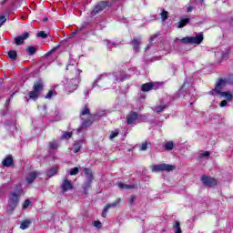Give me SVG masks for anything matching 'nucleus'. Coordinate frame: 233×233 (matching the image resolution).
<instances>
[{"instance_id": "1", "label": "nucleus", "mask_w": 233, "mask_h": 233, "mask_svg": "<svg viewBox=\"0 0 233 233\" xmlns=\"http://www.w3.org/2000/svg\"><path fill=\"white\" fill-rule=\"evenodd\" d=\"M125 79H128V76L123 74V72H116L115 74L111 73H103L99 75L96 79L92 84V88H105V86H108V83L113 81V83H117V81H125Z\"/></svg>"}, {"instance_id": "2", "label": "nucleus", "mask_w": 233, "mask_h": 233, "mask_svg": "<svg viewBox=\"0 0 233 233\" xmlns=\"http://www.w3.org/2000/svg\"><path fill=\"white\" fill-rule=\"evenodd\" d=\"M66 70H70L72 74H76L75 78H65L63 81L65 92H66V94H72V92H76V90H77L79 76H81V72L83 71L77 68V64L67 65Z\"/></svg>"}, {"instance_id": "3", "label": "nucleus", "mask_w": 233, "mask_h": 233, "mask_svg": "<svg viewBox=\"0 0 233 233\" xmlns=\"http://www.w3.org/2000/svg\"><path fill=\"white\" fill-rule=\"evenodd\" d=\"M227 84L233 85V75H230L228 78H219L216 83V86L209 92L210 96L215 97H225L228 101H232V93L230 91H222Z\"/></svg>"}, {"instance_id": "4", "label": "nucleus", "mask_w": 233, "mask_h": 233, "mask_svg": "<svg viewBox=\"0 0 233 233\" xmlns=\"http://www.w3.org/2000/svg\"><path fill=\"white\" fill-rule=\"evenodd\" d=\"M80 117H81V127L76 129V132L79 134L83 128H86V127H90L92 125V116L90 115V109H88V106H85L83 109L80 112Z\"/></svg>"}, {"instance_id": "5", "label": "nucleus", "mask_w": 233, "mask_h": 233, "mask_svg": "<svg viewBox=\"0 0 233 233\" xmlns=\"http://www.w3.org/2000/svg\"><path fill=\"white\" fill-rule=\"evenodd\" d=\"M110 5H112V3L108 1L98 2L96 5H95L93 10L91 11V17H96V15H99V14H102V12L108 10V8H110Z\"/></svg>"}, {"instance_id": "6", "label": "nucleus", "mask_w": 233, "mask_h": 233, "mask_svg": "<svg viewBox=\"0 0 233 233\" xmlns=\"http://www.w3.org/2000/svg\"><path fill=\"white\" fill-rule=\"evenodd\" d=\"M21 197L16 195L15 192H11L8 196V204H7V210L9 212H14L17 205H19V199Z\"/></svg>"}, {"instance_id": "7", "label": "nucleus", "mask_w": 233, "mask_h": 233, "mask_svg": "<svg viewBox=\"0 0 233 233\" xmlns=\"http://www.w3.org/2000/svg\"><path fill=\"white\" fill-rule=\"evenodd\" d=\"M204 36L202 33L196 36H185L180 42L184 43V45H201L203 43Z\"/></svg>"}, {"instance_id": "8", "label": "nucleus", "mask_w": 233, "mask_h": 233, "mask_svg": "<svg viewBox=\"0 0 233 233\" xmlns=\"http://www.w3.org/2000/svg\"><path fill=\"white\" fill-rule=\"evenodd\" d=\"M152 172H172L176 170V166L170 164H157L151 167Z\"/></svg>"}, {"instance_id": "9", "label": "nucleus", "mask_w": 233, "mask_h": 233, "mask_svg": "<svg viewBox=\"0 0 233 233\" xmlns=\"http://www.w3.org/2000/svg\"><path fill=\"white\" fill-rule=\"evenodd\" d=\"M170 101H171V97L167 96L166 98L160 100L159 105H157L155 106V112L157 114H161V112H164L165 109L168 106Z\"/></svg>"}, {"instance_id": "10", "label": "nucleus", "mask_w": 233, "mask_h": 233, "mask_svg": "<svg viewBox=\"0 0 233 233\" xmlns=\"http://www.w3.org/2000/svg\"><path fill=\"white\" fill-rule=\"evenodd\" d=\"M190 90H192V86L187 89V82H185L182 87L174 95L173 99H177L181 97V94L183 95V97H189Z\"/></svg>"}, {"instance_id": "11", "label": "nucleus", "mask_w": 233, "mask_h": 233, "mask_svg": "<svg viewBox=\"0 0 233 233\" xmlns=\"http://www.w3.org/2000/svg\"><path fill=\"white\" fill-rule=\"evenodd\" d=\"M161 86V83L159 82H149L143 84L141 86L142 92H150V90H158V88Z\"/></svg>"}, {"instance_id": "12", "label": "nucleus", "mask_w": 233, "mask_h": 233, "mask_svg": "<svg viewBox=\"0 0 233 233\" xmlns=\"http://www.w3.org/2000/svg\"><path fill=\"white\" fill-rule=\"evenodd\" d=\"M119 203H121V198H118L116 201L113 203L107 204L102 211V218H106V214H108V210H110V208H116V207L119 205Z\"/></svg>"}, {"instance_id": "13", "label": "nucleus", "mask_w": 233, "mask_h": 233, "mask_svg": "<svg viewBox=\"0 0 233 233\" xmlns=\"http://www.w3.org/2000/svg\"><path fill=\"white\" fill-rule=\"evenodd\" d=\"M201 181L206 187H216V185H218V180H216V178L208 176H203Z\"/></svg>"}, {"instance_id": "14", "label": "nucleus", "mask_w": 233, "mask_h": 233, "mask_svg": "<svg viewBox=\"0 0 233 233\" xmlns=\"http://www.w3.org/2000/svg\"><path fill=\"white\" fill-rule=\"evenodd\" d=\"M37 176H41V173L37 172V171H31L27 174V176L25 177V180L27 185H32V183L34 181H35V179L37 178Z\"/></svg>"}, {"instance_id": "15", "label": "nucleus", "mask_w": 233, "mask_h": 233, "mask_svg": "<svg viewBox=\"0 0 233 233\" xmlns=\"http://www.w3.org/2000/svg\"><path fill=\"white\" fill-rule=\"evenodd\" d=\"M139 115L137 112H130L127 116V125H136V121H137Z\"/></svg>"}, {"instance_id": "16", "label": "nucleus", "mask_w": 233, "mask_h": 233, "mask_svg": "<svg viewBox=\"0 0 233 233\" xmlns=\"http://www.w3.org/2000/svg\"><path fill=\"white\" fill-rule=\"evenodd\" d=\"M62 192L65 194V192H68V190H72L74 187L72 186V181L67 180L66 178L64 179L61 185Z\"/></svg>"}, {"instance_id": "17", "label": "nucleus", "mask_w": 233, "mask_h": 233, "mask_svg": "<svg viewBox=\"0 0 233 233\" xmlns=\"http://www.w3.org/2000/svg\"><path fill=\"white\" fill-rule=\"evenodd\" d=\"M30 37V35L28 32L24 33L22 35H18L15 38V43L17 45V46L23 45L25 43V39H28Z\"/></svg>"}, {"instance_id": "18", "label": "nucleus", "mask_w": 233, "mask_h": 233, "mask_svg": "<svg viewBox=\"0 0 233 233\" xmlns=\"http://www.w3.org/2000/svg\"><path fill=\"white\" fill-rule=\"evenodd\" d=\"M44 87L45 85L43 84V80L38 79L36 82H35L33 86V90L38 94H41V92H43Z\"/></svg>"}, {"instance_id": "19", "label": "nucleus", "mask_w": 233, "mask_h": 233, "mask_svg": "<svg viewBox=\"0 0 233 233\" xmlns=\"http://www.w3.org/2000/svg\"><path fill=\"white\" fill-rule=\"evenodd\" d=\"M131 46H133L135 54H137L139 52V46H141V37L134 38L131 41Z\"/></svg>"}, {"instance_id": "20", "label": "nucleus", "mask_w": 233, "mask_h": 233, "mask_svg": "<svg viewBox=\"0 0 233 233\" xmlns=\"http://www.w3.org/2000/svg\"><path fill=\"white\" fill-rule=\"evenodd\" d=\"M83 143H85V141H83V140H76L74 142L73 147H72V150H73L74 154H77V152H79V150H81V147H83Z\"/></svg>"}, {"instance_id": "21", "label": "nucleus", "mask_w": 233, "mask_h": 233, "mask_svg": "<svg viewBox=\"0 0 233 233\" xmlns=\"http://www.w3.org/2000/svg\"><path fill=\"white\" fill-rule=\"evenodd\" d=\"M13 164H14V158L12 157L11 155L7 156V157L2 161L3 167H12Z\"/></svg>"}, {"instance_id": "22", "label": "nucleus", "mask_w": 233, "mask_h": 233, "mask_svg": "<svg viewBox=\"0 0 233 233\" xmlns=\"http://www.w3.org/2000/svg\"><path fill=\"white\" fill-rule=\"evenodd\" d=\"M84 174L87 181H94V174L92 173V169L90 168H84Z\"/></svg>"}, {"instance_id": "23", "label": "nucleus", "mask_w": 233, "mask_h": 233, "mask_svg": "<svg viewBox=\"0 0 233 233\" xmlns=\"http://www.w3.org/2000/svg\"><path fill=\"white\" fill-rule=\"evenodd\" d=\"M32 225V220L25 219L20 223V228L21 230H26Z\"/></svg>"}, {"instance_id": "24", "label": "nucleus", "mask_w": 233, "mask_h": 233, "mask_svg": "<svg viewBox=\"0 0 233 233\" xmlns=\"http://www.w3.org/2000/svg\"><path fill=\"white\" fill-rule=\"evenodd\" d=\"M188 23H190V18H184L181 19L178 23L177 27V28H184V26H187V25H188Z\"/></svg>"}, {"instance_id": "25", "label": "nucleus", "mask_w": 233, "mask_h": 233, "mask_svg": "<svg viewBox=\"0 0 233 233\" xmlns=\"http://www.w3.org/2000/svg\"><path fill=\"white\" fill-rule=\"evenodd\" d=\"M56 174H57V167H52L46 171L47 177H53V176H56Z\"/></svg>"}, {"instance_id": "26", "label": "nucleus", "mask_w": 233, "mask_h": 233, "mask_svg": "<svg viewBox=\"0 0 233 233\" xmlns=\"http://www.w3.org/2000/svg\"><path fill=\"white\" fill-rule=\"evenodd\" d=\"M92 181L93 180H86L84 185H83V188H84V193L85 194H88V188H90V187H92Z\"/></svg>"}, {"instance_id": "27", "label": "nucleus", "mask_w": 233, "mask_h": 233, "mask_svg": "<svg viewBox=\"0 0 233 233\" xmlns=\"http://www.w3.org/2000/svg\"><path fill=\"white\" fill-rule=\"evenodd\" d=\"M14 97V94L5 102V110L1 111V115L5 116L8 112V105H10V100Z\"/></svg>"}, {"instance_id": "28", "label": "nucleus", "mask_w": 233, "mask_h": 233, "mask_svg": "<svg viewBox=\"0 0 233 233\" xmlns=\"http://www.w3.org/2000/svg\"><path fill=\"white\" fill-rule=\"evenodd\" d=\"M12 192H15L17 196L21 197V194H23V187L21 184H17L15 187V191Z\"/></svg>"}, {"instance_id": "29", "label": "nucleus", "mask_w": 233, "mask_h": 233, "mask_svg": "<svg viewBox=\"0 0 233 233\" xmlns=\"http://www.w3.org/2000/svg\"><path fill=\"white\" fill-rule=\"evenodd\" d=\"M37 52V49L32 46H29L26 48V53L28 54V56H34V54H35Z\"/></svg>"}, {"instance_id": "30", "label": "nucleus", "mask_w": 233, "mask_h": 233, "mask_svg": "<svg viewBox=\"0 0 233 233\" xmlns=\"http://www.w3.org/2000/svg\"><path fill=\"white\" fill-rule=\"evenodd\" d=\"M28 96H29V99H34V100L39 97V94L37 93V91H35V90L29 92Z\"/></svg>"}, {"instance_id": "31", "label": "nucleus", "mask_w": 233, "mask_h": 233, "mask_svg": "<svg viewBox=\"0 0 233 233\" xmlns=\"http://www.w3.org/2000/svg\"><path fill=\"white\" fill-rule=\"evenodd\" d=\"M165 150L170 151V150H174V142L172 141H168L166 143V145L164 146Z\"/></svg>"}, {"instance_id": "32", "label": "nucleus", "mask_w": 233, "mask_h": 233, "mask_svg": "<svg viewBox=\"0 0 233 233\" xmlns=\"http://www.w3.org/2000/svg\"><path fill=\"white\" fill-rule=\"evenodd\" d=\"M57 148H59V145L57 144V142H49V150H57Z\"/></svg>"}, {"instance_id": "33", "label": "nucleus", "mask_w": 233, "mask_h": 233, "mask_svg": "<svg viewBox=\"0 0 233 233\" xmlns=\"http://www.w3.org/2000/svg\"><path fill=\"white\" fill-rule=\"evenodd\" d=\"M8 57H9L10 59H13V61L15 60V59H17V52L14 51V50H10V51L8 52Z\"/></svg>"}, {"instance_id": "34", "label": "nucleus", "mask_w": 233, "mask_h": 233, "mask_svg": "<svg viewBox=\"0 0 233 233\" xmlns=\"http://www.w3.org/2000/svg\"><path fill=\"white\" fill-rule=\"evenodd\" d=\"M180 223L179 221H176L175 224H174V229H175V233H182L181 231V227H180Z\"/></svg>"}, {"instance_id": "35", "label": "nucleus", "mask_w": 233, "mask_h": 233, "mask_svg": "<svg viewBox=\"0 0 233 233\" xmlns=\"http://www.w3.org/2000/svg\"><path fill=\"white\" fill-rule=\"evenodd\" d=\"M117 186H118V188H126V189L134 188V186L123 184V183H121V182H119V183L117 184Z\"/></svg>"}, {"instance_id": "36", "label": "nucleus", "mask_w": 233, "mask_h": 233, "mask_svg": "<svg viewBox=\"0 0 233 233\" xmlns=\"http://www.w3.org/2000/svg\"><path fill=\"white\" fill-rule=\"evenodd\" d=\"M106 116V112L99 111L96 114H95V119H100V117H105Z\"/></svg>"}, {"instance_id": "37", "label": "nucleus", "mask_w": 233, "mask_h": 233, "mask_svg": "<svg viewBox=\"0 0 233 233\" xmlns=\"http://www.w3.org/2000/svg\"><path fill=\"white\" fill-rule=\"evenodd\" d=\"M160 15L162 21H167V19H168V12L165 11V9H162Z\"/></svg>"}, {"instance_id": "38", "label": "nucleus", "mask_w": 233, "mask_h": 233, "mask_svg": "<svg viewBox=\"0 0 233 233\" xmlns=\"http://www.w3.org/2000/svg\"><path fill=\"white\" fill-rule=\"evenodd\" d=\"M79 174V167H73L69 171V176H77Z\"/></svg>"}, {"instance_id": "39", "label": "nucleus", "mask_w": 233, "mask_h": 233, "mask_svg": "<svg viewBox=\"0 0 233 233\" xmlns=\"http://www.w3.org/2000/svg\"><path fill=\"white\" fill-rule=\"evenodd\" d=\"M72 137V132L66 131L62 134V139H70Z\"/></svg>"}, {"instance_id": "40", "label": "nucleus", "mask_w": 233, "mask_h": 233, "mask_svg": "<svg viewBox=\"0 0 233 233\" xmlns=\"http://www.w3.org/2000/svg\"><path fill=\"white\" fill-rule=\"evenodd\" d=\"M117 136H119V131L117 129L114 130L111 132L110 136H109V139H114L115 137H117Z\"/></svg>"}, {"instance_id": "41", "label": "nucleus", "mask_w": 233, "mask_h": 233, "mask_svg": "<svg viewBox=\"0 0 233 233\" xmlns=\"http://www.w3.org/2000/svg\"><path fill=\"white\" fill-rule=\"evenodd\" d=\"M32 201H30V199H26L25 200L23 206H22V208L25 210L26 208H28V207H30Z\"/></svg>"}, {"instance_id": "42", "label": "nucleus", "mask_w": 233, "mask_h": 233, "mask_svg": "<svg viewBox=\"0 0 233 233\" xmlns=\"http://www.w3.org/2000/svg\"><path fill=\"white\" fill-rule=\"evenodd\" d=\"M37 37H42V39H46V37H48V35H46L45 31H40L37 34Z\"/></svg>"}, {"instance_id": "43", "label": "nucleus", "mask_w": 233, "mask_h": 233, "mask_svg": "<svg viewBox=\"0 0 233 233\" xmlns=\"http://www.w3.org/2000/svg\"><path fill=\"white\" fill-rule=\"evenodd\" d=\"M228 49H226L224 52L221 53V58L222 59H227L228 57Z\"/></svg>"}, {"instance_id": "44", "label": "nucleus", "mask_w": 233, "mask_h": 233, "mask_svg": "<svg viewBox=\"0 0 233 233\" xmlns=\"http://www.w3.org/2000/svg\"><path fill=\"white\" fill-rule=\"evenodd\" d=\"M147 148H148V142L142 143L140 146V150L145 151Z\"/></svg>"}, {"instance_id": "45", "label": "nucleus", "mask_w": 233, "mask_h": 233, "mask_svg": "<svg viewBox=\"0 0 233 233\" xmlns=\"http://www.w3.org/2000/svg\"><path fill=\"white\" fill-rule=\"evenodd\" d=\"M82 30H85V25H82V26H80V27H77V28H76V31L72 32L71 34H72V35H76V34H77V32H81Z\"/></svg>"}, {"instance_id": "46", "label": "nucleus", "mask_w": 233, "mask_h": 233, "mask_svg": "<svg viewBox=\"0 0 233 233\" xmlns=\"http://www.w3.org/2000/svg\"><path fill=\"white\" fill-rule=\"evenodd\" d=\"M5 23H6V16L5 15L0 16V28L2 25H5Z\"/></svg>"}, {"instance_id": "47", "label": "nucleus", "mask_w": 233, "mask_h": 233, "mask_svg": "<svg viewBox=\"0 0 233 233\" xmlns=\"http://www.w3.org/2000/svg\"><path fill=\"white\" fill-rule=\"evenodd\" d=\"M89 95H90V88L86 87L84 89V96H85V97H88Z\"/></svg>"}, {"instance_id": "48", "label": "nucleus", "mask_w": 233, "mask_h": 233, "mask_svg": "<svg viewBox=\"0 0 233 233\" xmlns=\"http://www.w3.org/2000/svg\"><path fill=\"white\" fill-rule=\"evenodd\" d=\"M210 156V152L205 151L199 155V157H208Z\"/></svg>"}, {"instance_id": "49", "label": "nucleus", "mask_w": 233, "mask_h": 233, "mask_svg": "<svg viewBox=\"0 0 233 233\" xmlns=\"http://www.w3.org/2000/svg\"><path fill=\"white\" fill-rule=\"evenodd\" d=\"M94 227H96V228H101L102 224L100 221L96 220L94 221Z\"/></svg>"}, {"instance_id": "50", "label": "nucleus", "mask_w": 233, "mask_h": 233, "mask_svg": "<svg viewBox=\"0 0 233 233\" xmlns=\"http://www.w3.org/2000/svg\"><path fill=\"white\" fill-rule=\"evenodd\" d=\"M164 50H166V52H170V44L166 43V45L164 46Z\"/></svg>"}, {"instance_id": "51", "label": "nucleus", "mask_w": 233, "mask_h": 233, "mask_svg": "<svg viewBox=\"0 0 233 233\" xmlns=\"http://www.w3.org/2000/svg\"><path fill=\"white\" fill-rule=\"evenodd\" d=\"M138 119H139V121L146 122L147 119V116H145V115H140V116H138Z\"/></svg>"}, {"instance_id": "52", "label": "nucleus", "mask_w": 233, "mask_h": 233, "mask_svg": "<svg viewBox=\"0 0 233 233\" xmlns=\"http://www.w3.org/2000/svg\"><path fill=\"white\" fill-rule=\"evenodd\" d=\"M52 96H54V92L53 91H49L47 93V95L46 96V99H50L52 97Z\"/></svg>"}, {"instance_id": "53", "label": "nucleus", "mask_w": 233, "mask_h": 233, "mask_svg": "<svg viewBox=\"0 0 233 233\" xmlns=\"http://www.w3.org/2000/svg\"><path fill=\"white\" fill-rule=\"evenodd\" d=\"M110 46H117V44L116 43H111L110 41H107V47L110 48Z\"/></svg>"}, {"instance_id": "54", "label": "nucleus", "mask_w": 233, "mask_h": 233, "mask_svg": "<svg viewBox=\"0 0 233 233\" xmlns=\"http://www.w3.org/2000/svg\"><path fill=\"white\" fill-rule=\"evenodd\" d=\"M228 103V100H223L222 102H220V106L223 107V106H225Z\"/></svg>"}, {"instance_id": "55", "label": "nucleus", "mask_w": 233, "mask_h": 233, "mask_svg": "<svg viewBox=\"0 0 233 233\" xmlns=\"http://www.w3.org/2000/svg\"><path fill=\"white\" fill-rule=\"evenodd\" d=\"M135 201H136V197H135V196H132V197L130 198V204L133 205Z\"/></svg>"}, {"instance_id": "56", "label": "nucleus", "mask_w": 233, "mask_h": 233, "mask_svg": "<svg viewBox=\"0 0 233 233\" xmlns=\"http://www.w3.org/2000/svg\"><path fill=\"white\" fill-rule=\"evenodd\" d=\"M215 56L216 57H219L221 56V53H219V51L215 52Z\"/></svg>"}, {"instance_id": "57", "label": "nucleus", "mask_w": 233, "mask_h": 233, "mask_svg": "<svg viewBox=\"0 0 233 233\" xmlns=\"http://www.w3.org/2000/svg\"><path fill=\"white\" fill-rule=\"evenodd\" d=\"M157 37V35H154L150 38V42L152 43V41H154V39H156Z\"/></svg>"}, {"instance_id": "58", "label": "nucleus", "mask_w": 233, "mask_h": 233, "mask_svg": "<svg viewBox=\"0 0 233 233\" xmlns=\"http://www.w3.org/2000/svg\"><path fill=\"white\" fill-rule=\"evenodd\" d=\"M192 6H189V7H187V12H191L192 11Z\"/></svg>"}, {"instance_id": "59", "label": "nucleus", "mask_w": 233, "mask_h": 233, "mask_svg": "<svg viewBox=\"0 0 233 233\" xmlns=\"http://www.w3.org/2000/svg\"><path fill=\"white\" fill-rule=\"evenodd\" d=\"M149 48H150V46L147 45V46L146 47V52H147V50H148Z\"/></svg>"}, {"instance_id": "60", "label": "nucleus", "mask_w": 233, "mask_h": 233, "mask_svg": "<svg viewBox=\"0 0 233 233\" xmlns=\"http://www.w3.org/2000/svg\"><path fill=\"white\" fill-rule=\"evenodd\" d=\"M44 21H45V22L48 21V18H44Z\"/></svg>"}, {"instance_id": "61", "label": "nucleus", "mask_w": 233, "mask_h": 233, "mask_svg": "<svg viewBox=\"0 0 233 233\" xmlns=\"http://www.w3.org/2000/svg\"><path fill=\"white\" fill-rule=\"evenodd\" d=\"M44 108L46 109V106H44Z\"/></svg>"}]
</instances>
